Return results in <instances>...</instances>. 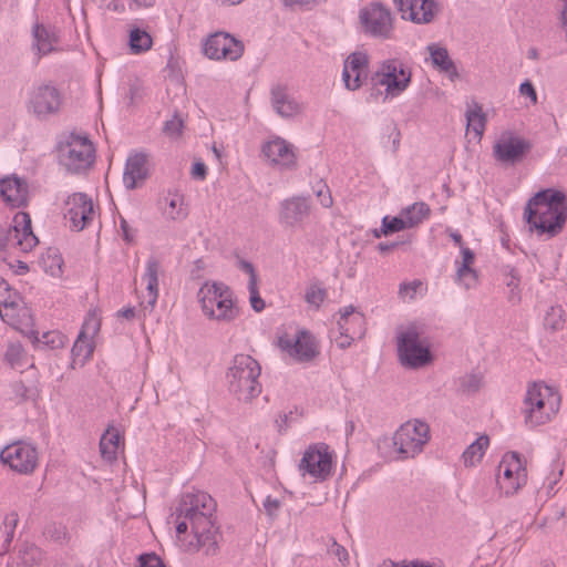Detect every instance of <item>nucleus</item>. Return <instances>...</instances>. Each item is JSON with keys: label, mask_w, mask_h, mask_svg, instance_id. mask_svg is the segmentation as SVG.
I'll use <instances>...</instances> for the list:
<instances>
[{"label": "nucleus", "mask_w": 567, "mask_h": 567, "mask_svg": "<svg viewBox=\"0 0 567 567\" xmlns=\"http://www.w3.org/2000/svg\"><path fill=\"white\" fill-rule=\"evenodd\" d=\"M215 508V501L206 492L193 491L184 495V517L189 520L190 532L195 538V542L186 545L189 551L203 549L207 556L217 553L216 532L212 519Z\"/></svg>", "instance_id": "1"}, {"label": "nucleus", "mask_w": 567, "mask_h": 567, "mask_svg": "<svg viewBox=\"0 0 567 567\" xmlns=\"http://www.w3.org/2000/svg\"><path fill=\"white\" fill-rule=\"evenodd\" d=\"M524 218L530 230L554 237L567 220V199L563 192L548 188L537 192L524 210Z\"/></svg>", "instance_id": "2"}, {"label": "nucleus", "mask_w": 567, "mask_h": 567, "mask_svg": "<svg viewBox=\"0 0 567 567\" xmlns=\"http://www.w3.org/2000/svg\"><path fill=\"white\" fill-rule=\"evenodd\" d=\"M197 301L204 317L216 322H231L239 315V307L230 288L218 281H205Z\"/></svg>", "instance_id": "3"}, {"label": "nucleus", "mask_w": 567, "mask_h": 567, "mask_svg": "<svg viewBox=\"0 0 567 567\" xmlns=\"http://www.w3.org/2000/svg\"><path fill=\"white\" fill-rule=\"evenodd\" d=\"M423 326L406 322L398 329L396 349L400 363L408 369H422L433 361L429 340L423 337Z\"/></svg>", "instance_id": "4"}, {"label": "nucleus", "mask_w": 567, "mask_h": 567, "mask_svg": "<svg viewBox=\"0 0 567 567\" xmlns=\"http://www.w3.org/2000/svg\"><path fill=\"white\" fill-rule=\"evenodd\" d=\"M559 393L544 383L532 384L524 400L525 422L542 425L550 421L559 411Z\"/></svg>", "instance_id": "5"}, {"label": "nucleus", "mask_w": 567, "mask_h": 567, "mask_svg": "<svg viewBox=\"0 0 567 567\" xmlns=\"http://www.w3.org/2000/svg\"><path fill=\"white\" fill-rule=\"evenodd\" d=\"M430 440V425L421 419L405 421L392 435V444L396 457L402 460L417 457Z\"/></svg>", "instance_id": "6"}, {"label": "nucleus", "mask_w": 567, "mask_h": 567, "mask_svg": "<svg viewBox=\"0 0 567 567\" xmlns=\"http://www.w3.org/2000/svg\"><path fill=\"white\" fill-rule=\"evenodd\" d=\"M38 244L32 231L31 219L27 213H17L13 224L8 229L0 230V259L6 260L10 255L28 252Z\"/></svg>", "instance_id": "7"}, {"label": "nucleus", "mask_w": 567, "mask_h": 567, "mask_svg": "<svg viewBox=\"0 0 567 567\" xmlns=\"http://www.w3.org/2000/svg\"><path fill=\"white\" fill-rule=\"evenodd\" d=\"M259 374L260 367L254 358L248 354L236 355L227 374L230 391L240 400L252 399L260 391Z\"/></svg>", "instance_id": "8"}, {"label": "nucleus", "mask_w": 567, "mask_h": 567, "mask_svg": "<svg viewBox=\"0 0 567 567\" xmlns=\"http://www.w3.org/2000/svg\"><path fill=\"white\" fill-rule=\"evenodd\" d=\"M94 154V146L85 135L69 134L58 145L60 164L72 173H80L91 167Z\"/></svg>", "instance_id": "9"}, {"label": "nucleus", "mask_w": 567, "mask_h": 567, "mask_svg": "<svg viewBox=\"0 0 567 567\" xmlns=\"http://www.w3.org/2000/svg\"><path fill=\"white\" fill-rule=\"evenodd\" d=\"M375 87L382 89L384 99L401 95L411 82V71L398 59H388L380 63L372 76Z\"/></svg>", "instance_id": "10"}, {"label": "nucleus", "mask_w": 567, "mask_h": 567, "mask_svg": "<svg viewBox=\"0 0 567 567\" xmlns=\"http://www.w3.org/2000/svg\"><path fill=\"white\" fill-rule=\"evenodd\" d=\"M10 313L11 318L6 317L3 313L0 317L10 327L28 337L35 348L54 347V343L60 341V337L55 332H44L42 337L39 338L38 332L33 329L34 322L32 313L23 299L12 305Z\"/></svg>", "instance_id": "11"}, {"label": "nucleus", "mask_w": 567, "mask_h": 567, "mask_svg": "<svg viewBox=\"0 0 567 567\" xmlns=\"http://www.w3.org/2000/svg\"><path fill=\"white\" fill-rule=\"evenodd\" d=\"M359 22L364 33L378 38H391L394 29V17L391 10L380 3L372 2L360 9Z\"/></svg>", "instance_id": "12"}, {"label": "nucleus", "mask_w": 567, "mask_h": 567, "mask_svg": "<svg viewBox=\"0 0 567 567\" xmlns=\"http://www.w3.org/2000/svg\"><path fill=\"white\" fill-rule=\"evenodd\" d=\"M337 320L338 336L334 341L341 349H346L357 339H362L367 332V321L363 312L352 305L339 309Z\"/></svg>", "instance_id": "13"}, {"label": "nucleus", "mask_w": 567, "mask_h": 567, "mask_svg": "<svg viewBox=\"0 0 567 567\" xmlns=\"http://www.w3.org/2000/svg\"><path fill=\"white\" fill-rule=\"evenodd\" d=\"M63 216L72 230L81 231L94 220L96 210L92 199L79 192L65 198Z\"/></svg>", "instance_id": "14"}, {"label": "nucleus", "mask_w": 567, "mask_h": 567, "mask_svg": "<svg viewBox=\"0 0 567 567\" xmlns=\"http://www.w3.org/2000/svg\"><path fill=\"white\" fill-rule=\"evenodd\" d=\"M100 328L101 310L97 307H92L87 310L78 339L72 347L74 361L84 363L91 358L94 350V338L97 336Z\"/></svg>", "instance_id": "15"}, {"label": "nucleus", "mask_w": 567, "mask_h": 567, "mask_svg": "<svg viewBox=\"0 0 567 567\" xmlns=\"http://www.w3.org/2000/svg\"><path fill=\"white\" fill-rule=\"evenodd\" d=\"M261 155L269 166L280 169H292L298 162L295 146L280 136L265 141L261 145Z\"/></svg>", "instance_id": "16"}, {"label": "nucleus", "mask_w": 567, "mask_h": 567, "mask_svg": "<svg viewBox=\"0 0 567 567\" xmlns=\"http://www.w3.org/2000/svg\"><path fill=\"white\" fill-rule=\"evenodd\" d=\"M203 50L210 60L236 61L244 53V44L228 33L216 32L206 39Z\"/></svg>", "instance_id": "17"}, {"label": "nucleus", "mask_w": 567, "mask_h": 567, "mask_svg": "<svg viewBox=\"0 0 567 567\" xmlns=\"http://www.w3.org/2000/svg\"><path fill=\"white\" fill-rule=\"evenodd\" d=\"M529 148V143L524 138L511 132H504L493 146V155L498 163L513 165L522 161Z\"/></svg>", "instance_id": "18"}, {"label": "nucleus", "mask_w": 567, "mask_h": 567, "mask_svg": "<svg viewBox=\"0 0 567 567\" xmlns=\"http://www.w3.org/2000/svg\"><path fill=\"white\" fill-rule=\"evenodd\" d=\"M278 347L288 357L297 361H309L317 355L315 340L305 330H299L293 336L285 333L279 337Z\"/></svg>", "instance_id": "19"}, {"label": "nucleus", "mask_w": 567, "mask_h": 567, "mask_svg": "<svg viewBox=\"0 0 567 567\" xmlns=\"http://www.w3.org/2000/svg\"><path fill=\"white\" fill-rule=\"evenodd\" d=\"M61 103L58 90L52 85L43 84L30 92L28 107L37 116L45 117L56 113Z\"/></svg>", "instance_id": "20"}, {"label": "nucleus", "mask_w": 567, "mask_h": 567, "mask_svg": "<svg viewBox=\"0 0 567 567\" xmlns=\"http://www.w3.org/2000/svg\"><path fill=\"white\" fill-rule=\"evenodd\" d=\"M369 55L364 51L350 53L343 62L342 81L348 90L355 91L368 78Z\"/></svg>", "instance_id": "21"}, {"label": "nucleus", "mask_w": 567, "mask_h": 567, "mask_svg": "<svg viewBox=\"0 0 567 567\" xmlns=\"http://www.w3.org/2000/svg\"><path fill=\"white\" fill-rule=\"evenodd\" d=\"M403 20L416 24L430 23L437 10L435 0H393Z\"/></svg>", "instance_id": "22"}, {"label": "nucleus", "mask_w": 567, "mask_h": 567, "mask_svg": "<svg viewBox=\"0 0 567 567\" xmlns=\"http://www.w3.org/2000/svg\"><path fill=\"white\" fill-rule=\"evenodd\" d=\"M310 210L311 204L307 197L291 196L284 199L279 205V223L286 228H298Z\"/></svg>", "instance_id": "23"}, {"label": "nucleus", "mask_w": 567, "mask_h": 567, "mask_svg": "<svg viewBox=\"0 0 567 567\" xmlns=\"http://www.w3.org/2000/svg\"><path fill=\"white\" fill-rule=\"evenodd\" d=\"M526 478V467L523 463H498L496 484L504 495H514L525 484Z\"/></svg>", "instance_id": "24"}, {"label": "nucleus", "mask_w": 567, "mask_h": 567, "mask_svg": "<svg viewBox=\"0 0 567 567\" xmlns=\"http://www.w3.org/2000/svg\"><path fill=\"white\" fill-rule=\"evenodd\" d=\"M0 194L11 207H21L28 203L29 187L24 179L11 175L0 179Z\"/></svg>", "instance_id": "25"}, {"label": "nucleus", "mask_w": 567, "mask_h": 567, "mask_svg": "<svg viewBox=\"0 0 567 567\" xmlns=\"http://www.w3.org/2000/svg\"><path fill=\"white\" fill-rule=\"evenodd\" d=\"M124 432L121 427L109 424L100 439V452L104 461H116L123 456Z\"/></svg>", "instance_id": "26"}, {"label": "nucleus", "mask_w": 567, "mask_h": 567, "mask_svg": "<svg viewBox=\"0 0 567 567\" xmlns=\"http://www.w3.org/2000/svg\"><path fill=\"white\" fill-rule=\"evenodd\" d=\"M147 174L146 155L143 153H133L127 157L125 163L123 184L126 188L133 189L146 179Z\"/></svg>", "instance_id": "27"}, {"label": "nucleus", "mask_w": 567, "mask_h": 567, "mask_svg": "<svg viewBox=\"0 0 567 567\" xmlns=\"http://www.w3.org/2000/svg\"><path fill=\"white\" fill-rule=\"evenodd\" d=\"M102 10L116 14L126 16L142 10L151 9L156 0H93Z\"/></svg>", "instance_id": "28"}, {"label": "nucleus", "mask_w": 567, "mask_h": 567, "mask_svg": "<svg viewBox=\"0 0 567 567\" xmlns=\"http://www.w3.org/2000/svg\"><path fill=\"white\" fill-rule=\"evenodd\" d=\"M162 216L169 221H182L188 216L185 197L178 192H168L161 202Z\"/></svg>", "instance_id": "29"}, {"label": "nucleus", "mask_w": 567, "mask_h": 567, "mask_svg": "<svg viewBox=\"0 0 567 567\" xmlns=\"http://www.w3.org/2000/svg\"><path fill=\"white\" fill-rule=\"evenodd\" d=\"M456 268V282L465 289H471L478 284V274L474 268L475 255L470 248H462V257Z\"/></svg>", "instance_id": "30"}, {"label": "nucleus", "mask_w": 567, "mask_h": 567, "mask_svg": "<svg viewBox=\"0 0 567 567\" xmlns=\"http://www.w3.org/2000/svg\"><path fill=\"white\" fill-rule=\"evenodd\" d=\"M161 266L156 260H148L146 264L145 272L142 276V281L145 284L146 292L143 296V302L153 309L158 297V276Z\"/></svg>", "instance_id": "31"}, {"label": "nucleus", "mask_w": 567, "mask_h": 567, "mask_svg": "<svg viewBox=\"0 0 567 567\" xmlns=\"http://www.w3.org/2000/svg\"><path fill=\"white\" fill-rule=\"evenodd\" d=\"M154 44L151 33L137 25H133L127 33V47L133 55L145 54L152 50Z\"/></svg>", "instance_id": "32"}, {"label": "nucleus", "mask_w": 567, "mask_h": 567, "mask_svg": "<svg viewBox=\"0 0 567 567\" xmlns=\"http://www.w3.org/2000/svg\"><path fill=\"white\" fill-rule=\"evenodd\" d=\"M271 102L277 114L282 117H292L302 111L301 104L287 95L279 87L271 90Z\"/></svg>", "instance_id": "33"}, {"label": "nucleus", "mask_w": 567, "mask_h": 567, "mask_svg": "<svg viewBox=\"0 0 567 567\" xmlns=\"http://www.w3.org/2000/svg\"><path fill=\"white\" fill-rule=\"evenodd\" d=\"M427 52L432 64L436 69L447 74L451 79L457 76L456 68L453 61L451 60L446 48L437 43H433L427 45Z\"/></svg>", "instance_id": "34"}, {"label": "nucleus", "mask_w": 567, "mask_h": 567, "mask_svg": "<svg viewBox=\"0 0 567 567\" xmlns=\"http://www.w3.org/2000/svg\"><path fill=\"white\" fill-rule=\"evenodd\" d=\"M38 457L35 447L28 442H14L0 452L1 461H34Z\"/></svg>", "instance_id": "35"}, {"label": "nucleus", "mask_w": 567, "mask_h": 567, "mask_svg": "<svg viewBox=\"0 0 567 567\" xmlns=\"http://www.w3.org/2000/svg\"><path fill=\"white\" fill-rule=\"evenodd\" d=\"M466 132L473 134L477 141L481 140L486 124V115L478 104H473L466 112Z\"/></svg>", "instance_id": "36"}, {"label": "nucleus", "mask_w": 567, "mask_h": 567, "mask_svg": "<svg viewBox=\"0 0 567 567\" xmlns=\"http://www.w3.org/2000/svg\"><path fill=\"white\" fill-rule=\"evenodd\" d=\"M243 268L246 270V272L249 276V279H248L249 303L256 312H260L265 309L266 303L259 295L257 272L250 262H243Z\"/></svg>", "instance_id": "37"}, {"label": "nucleus", "mask_w": 567, "mask_h": 567, "mask_svg": "<svg viewBox=\"0 0 567 567\" xmlns=\"http://www.w3.org/2000/svg\"><path fill=\"white\" fill-rule=\"evenodd\" d=\"M298 470L302 477H309L310 482L316 483L331 475L332 463H299Z\"/></svg>", "instance_id": "38"}, {"label": "nucleus", "mask_w": 567, "mask_h": 567, "mask_svg": "<svg viewBox=\"0 0 567 567\" xmlns=\"http://www.w3.org/2000/svg\"><path fill=\"white\" fill-rule=\"evenodd\" d=\"M19 563L23 567H40L44 559L43 551L32 543H23L18 553Z\"/></svg>", "instance_id": "39"}, {"label": "nucleus", "mask_w": 567, "mask_h": 567, "mask_svg": "<svg viewBox=\"0 0 567 567\" xmlns=\"http://www.w3.org/2000/svg\"><path fill=\"white\" fill-rule=\"evenodd\" d=\"M430 207L423 202H416L404 208L401 214L411 228L422 223L430 215Z\"/></svg>", "instance_id": "40"}, {"label": "nucleus", "mask_w": 567, "mask_h": 567, "mask_svg": "<svg viewBox=\"0 0 567 567\" xmlns=\"http://www.w3.org/2000/svg\"><path fill=\"white\" fill-rule=\"evenodd\" d=\"M334 454L330 446L323 442L311 444L303 453L301 461H332Z\"/></svg>", "instance_id": "41"}, {"label": "nucleus", "mask_w": 567, "mask_h": 567, "mask_svg": "<svg viewBox=\"0 0 567 567\" xmlns=\"http://www.w3.org/2000/svg\"><path fill=\"white\" fill-rule=\"evenodd\" d=\"M33 35L35 39V48L39 53L47 54L53 50L55 37L50 33L43 25L37 24L33 28Z\"/></svg>", "instance_id": "42"}, {"label": "nucleus", "mask_w": 567, "mask_h": 567, "mask_svg": "<svg viewBox=\"0 0 567 567\" xmlns=\"http://www.w3.org/2000/svg\"><path fill=\"white\" fill-rule=\"evenodd\" d=\"M22 298L13 291L10 286L0 280V316L3 313L6 317L11 318L12 305L20 301Z\"/></svg>", "instance_id": "43"}, {"label": "nucleus", "mask_w": 567, "mask_h": 567, "mask_svg": "<svg viewBox=\"0 0 567 567\" xmlns=\"http://www.w3.org/2000/svg\"><path fill=\"white\" fill-rule=\"evenodd\" d=\"M63 259L55 250H48L41 257L43 270L52 277H59L62 274Z\"/></svg>", "instance_id": "44"}, {"label": "nucleus", "mask_w": 567, "mask_h": 567, "mask_svg": "<svg viewBox=\"0 0 567 567\" xmlns=\"http://www.w3.org/2000/svg\"><path fill=\"white\" fill-rule=\"evenodd\" d=\"M489 445L487 435L478 436L468 447L463 452L465 461H480L484 456L486 449Z\"/></svg>", "instance_id": "45"}, {"label": "nucleus", "mask_w": 567, "mask_h": 567, "mask_svg": "<svg viewBox=\"0 0 567 567\" xmlns=\"http://www.w3.org/2000/svg\"><path fill=\"white\" fill-rule=\"evenodd\" d=\"M6 358L12 368L22 369L31 365L22 346L19 343H12L9 346Z\"/></svg>", "instance_id": "46"}, {"label": "nucleus", "mask_w": 567, "mask_h": 567, "mask_svg": "<svg viewBox=\"0 0 567 567\" xmlns=\"http://www.w3.org/2000/svg\"><path fill=\"white\" fill-rule=\"evenodd\" d=\"M326 296V290L322 287L312 285L307 289L305 300L309 307L319 309L324 302Z\"/></svg>", "instance_id": "47"}, {"label": "nucleus", "mask_w": 567, "mask_h": 567, "mask_svg": "<svg viewBox=\"0 0 567 567\" xmlns=\"http://www.w3.org/2000/svg\"><path fill=\"white\" fill-rule=\"evenodd\" d=\"M564 311L560 308H550L544 320V326L546 329L551 331L560 330L564 327Z\"/></svg>", "instance_id": "48"}, {"label": "nucleus", "mask_w": 567, "mask_h": 567, "mask_svg": "<svg viewBox=\"0 0 567 567\" xmlns=\"http://www.w3.org/2000/svg\"><path fill=\"white\" fill-rule=\"evenodd\" d=\"M406 228H411L408 226L405 218L401 215L400 217H384L382 219V233L388 235L390 233L400 231Z\"/></svg>", "instance_id": "49"}, {"label": "nucleus", "mask_w": 567, "mask_h": 567, "mask_svg": "<svg viewBox=\"0 0 567 567\" xmlns=\"http://www.w3.org/2000/svg\"><path fill=\"white\" fill-rule=\"evenodd\" d=\"M183 128V120L178 116H173L169 121L166 122L164 132L169 138L175 140L182 135Z\"/></svg>", "instance_id": "50"}, {"label": "nucleus", "mask_w": 567, "mask_h": 567, "mask_svg": "<svg viewBox=\"0 0 567 567\" xmlns=\"http://www.w3.org/2000/svg\"><path fill=\"white\" fill-rule=\"evenodd\" d=\"M315 194L322 207L330 208L333 205L331 192L327 184L322 182L318 183L315 188Z\"/></svg>", "instance_id": "51"}, {"label": "nucleus", "mask_w": 567, "mask_h": 567, "mask_svg": "<svg viewBox=\"0 0 567 567\" xmlns=\"http://www.w3.org/2000/svg\"><path fill=\"white\" fill-rule=\"evenodd\" d=\"M422 282L420 280H413L410 282H402L399 287V296L403 300H412L416 296L417 290L421 288Z\"/></svg>", "instance_id": "52"}, {"label": "nucleus", "mask_w": 567, "mask_h": 567, "mask_svg": "<svg viewBox=\"0 0 567 567\" xmlns=\"http://www.w3.org/2000/svg\"><path fill=\"white\" fill-rule=\"evenodd\" d=\"M264 509L267 516L271 519L278 516V513L281 507V502L278 498H274L271 496H267L262 503Z\"/></svg>", "instance_id": "53"}, {"label": "nucleus", "mask_w": 567, "mask_h": 567, "mask_svg": "<svg viewBox=\"0 0 567 567\" xmlns=\"http://www.w3.org/2000/svg\"><path fill=\"white\" fill-rule=\"evenodd\" d=\"M329 553L337 557L342 565L349 564L348 550L342 545L338 544L336 539L332 540Z\"/></svg>", "instance_id": "54"}, {"label": "nucleus", "mask_w": 567, "mask_h": 567, "mask_svg": "<svg viewBox=\"0 0 567 567\" xmlns=\"http://www.w3.org/2000/svg\"><path fill=\"white\" fill-rule=\"evenodd\" d=\"M18 474L28 475L34 472L37 463H3Z\"/></svg>", "instance_id": "55"}, {"label": "nucleus", "mask_w": 567, "mask_h": 567, "mask_svg": "<svg viewBox=\"0 0 567 567\" xmlns=\"http://www.w3.org/2000/svg\"><path fill=\"white\" fill-rule=\"evenodd\" d=\"M519 93L523 96H527L533 105H535L537 103V93H536V90H535L534 85L532 84V82H529V81L523 82L519 85Z\"/></svg>", "instance_id": "56"}, {"label": "nucleus", "mask_w": 567, "mask_h": 567, "mask_svg": "<svg viewBox=\"0 0 567 567\" xmlns=\"http://www.w3.org/2000/svg\"><path fill=\"white\" fill-rule=\"evenodd\" d=\"M188 527H190L189 520L185 518V520L179 522L176 526V533L178 540L182 543V546L185 548V550L189 551L186 547L187 544L190 543V540H187L186 537H182V535H185L188 530ZM192 542H195V538L193 537Z\"/></svg>", "instance_id": "57"}, {"label": "nucleus", "mask_w": 567, "mask_h": 567, "mask_svg": "<svg viewBox=\"0 0 567 567\" xmlns=\"http://www.w3.org/2000/svg\"><path fill=\"white\" fill-rule=\"evenodd\" d=\"M140 561L141 567H165L164 563L155 554L142 555Z\"/></svg>", "instance_id": "58"}, {"label": "nucleus", "mask_w": 567, "mask_h": 567, "mask_svg": "<svg viewBox=\"0 0 567 567\" xmlns=\"http://www.w3.org/2000/svg\"><path fill=\"white\" fill-rule=\"evenodd\" d=\"M192 176L196 179H204L206 177V166L203 162H195L192 168Z\"/></svg>", "instance_id": "59"}, {"label": "nucleus", "mask_w": 567, "mask_h": 567, "mask_svg": "<svg viewBox=\"0 0 567 567\" xmlns=\"http://www.w3.org/2000/svg\"><path fill=\"white\" fill-rule=\"evenodd\" d=\"M527 456L528 455L520 454L516 451H511L504 455L503 461H520L522 457L526 458Z\"/></svg>", "instance_id": "60"}, {"label": "nucleus", "mask_w": 567, "mask_h": 567, "mask_svg": "<svg viewBox=\"0 0 567 567\" xmlns=\"http://www.w3.org/2000/svg\"><path fill=\"white\" fill-rule=\"evenodd\" d=\"M392 567H432L430 564L424 561H410L408 564H393Z\"/></svg>", "instance_id": "61"}, {"label": "nucleus", "mask_w": 567, "mask_h": 567, "mask_svg": "<svg viewBox=\"0 0 567 567\" xmlns=\"http://www.w3.org/2000/svg\"><path fill=\"white\" fill-rule=\"evenodd\" d=\"M561 2H563V9H561V13H560V19H561L563 27L565 28V30L567 32V0H561Z\"/></svg>", "instance_id": "62"}, {"label": "nucleus", "mask_w": 567, "mask_h": 567, "mask_svg": "<svg viewBox=\"0 0 567 567\" xmlns=\"http://www.w3.org/2000/svg\"><path fill=\"white\" fill-rule=\"evenodd\" d=\"M121 228L123 230L125 240L131 241L133 238V235L130 233L128 225L125 219H121Z\"/></svg>", "instance_id": "63"}, {"label": "nucleus", "mask_w": 567, "mask_h": 567, "mask_svg": "<svg viewBox=\"0 0 567 567\" xmlns=\"http://www.w3.org/2000/svg\"><path fill=\"white\" fill-rule=\"evenodd\" d=\"M451 237L452 239L454 240V243L458 246L460 248V252L462 254V248H468L467 246H465V244L463 243V239H462V236L457 233H452L451 234Z\"/></svg>", "instance_id": "64"}]
</instances>
